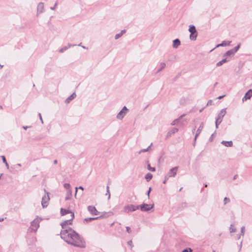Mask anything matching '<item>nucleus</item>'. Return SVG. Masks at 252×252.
I'll return each instance as SVG.
<instances>
[{"label": "nucleus", "mask_w": 252, "mask_h": 252, "mask_svg": "<svg viewBox=\"0 0 252 252\" xmlns=\"http://www.w3.org/2000/svg\"><path fill=\"white\" fill-rule=\"evenodd\" d=\"M74 218V214L71 213L70 219L61 223L63 230L60 233L61 237L68 244L76 247L84 248L86 247V242L84 238L71 227L67 226V225L72 224Z\"/></svg>", "instance_id": "f257e3e1"}, {"label": "nucleus", "mask_w": 252, "mask_h": 252, "mask_svg": "<svg viewBox=\"0 0 252 252\" xmlns=\"http://www.w3.org/2000/svg\"><path fill=\"white\" fill-rule=\"evenodd\" d=\"M41 219L36 218L33 221L31 222V227L29 228V229H31V231L35 232L37 231V229L39 227V222Z\"/></svg>", "instance_id": "f03ea898"}, {"label": "nucleus", "mask_w": 252, "mask_h": 252, "mask_svg": "<svg viewBox=\"0 0 252 252\" xmlns=\"http://www.w3.org/2000/svg\"><path fill=\"white\" fill-rule=\"evenodd\" d=\"M226 114L225 109H222L220 110V113L218 115L217 118L216 119L215 125L216 127L217 128L218 127V126L221 123L222 121L223 117Z\"/></svg>", "instance_id": "7ed1b4c3"}, {"label": "nucleus", "mask_w": 252, "mask_h": 252, "mask_svg": "<svg viewBox=\"0 0 252 252\" xmlns=\"http://www.w3.org/2000/svg\"><path fill=\"white\" fill-rule=\"evenodd\" d=\"M44 191L46 192V194L42 197L41 201V205L43 208L47 207L48 205V201L50 199L49 196V193L46 191L45 189H44Z\"/></svg>", "instance_id": "20e7f679"}, {"label": "nucleus", "mask_w": 252, "mask_h": 252, "mask_svg": "<svg viewBox=\"0 0 252 252\" xmlns=\"http://www.w3.org/2000/svg\"><path fill=\"white\" fill-rule=\"evenodd\" d=\"M128 109L126 106H124L122 109L119 112L117 115V118L119 120H122L126 113L128 112Z\"/></svg>", "instance_id": "39448f33"}, {"label": "nucleus", "mask_w": 252, "mask_h": 252, "mask_svg": "<svg viewBox=\"0 0 252 252\" xmlns=\"http://www.w3.org/2000/svg\"><path fill=\"white\" fill-rule=\"evenodd\" d=\"M178 169V166H176L170 169L168 173L166 175V179H168V178L171 177H175L177 174Z\"/></svg>", "instance_id": "423d86ee"}, {"label": "nucleus", "mask_w": 252, "mask_h": 252, "mask_svg": "<svg viewBox=\"0 0 252 252\" xmlns=\"http://www.w3.org/2000/svg\"><path fill=\"white\" fill-rule=\"evenodd\" d=\"M154 207V205L143 203V204L139 206V208L142 212H147L152 209Z\"/></svg>", "instance_id": "0eeeda50"}, {"label": "nucleus", "mask_w": 252, "mask_h": 252, "mask_svg": "<svg viewBox=\"0 0 252 252\" xmlns=\"http://www.w3.org/2000/svg\"><path fill=\"white\" fill-rule=\"evenodd\" d=\"M139 209V205H129L125 207L124 210L126 212L135 211Z\"/></svg>", "instance_id": "6e6552de"}, {"label": "nucleus", "mask_w": 252, "mask_h": 252, "mask_svg": "<svg viewBox=\"0 0 252 252\" xmlns=\"http://www.w3.org/2000/svg\"><path fill=\"white\" fill-rule=\"evenodd\" d=\"M88 210L92 215H98L99 212L96 210V208L93 206H88Z\"/></svg>", "instance_id": "1a4fd4ad"}, {"label": "nucleus", "mask_w": 252, "mask_h": 252, "mask_svg": "<svg viewBox=\"0 0 252 252\" xmlns=\"http://www.w3.org/2000/svg\"><path fill=\"white\" fill-rule=\"evenodd\" d=\"M44 3L43 2H39L37 6V16H38L39 14L43 13L44 12Z\"/></svg>", "instance_id": "9d476101"}, {"label": "nucleus", "mask_w": 252, "mask_h": 252, "mask_svg": "<svg viewBox=\"0 0 252 252\" xmlns=\"http://www.w3.org/2000/svg\"><path fill=\"white\" fill-rule=\"evenodd\" d=\"M252 96V90H249L245 94L244 96L242 98V101L244 102L247 99H250Z\"/></svg>", "instance_id": "9b49d317"}, {"label": "nucleus", "mask_w": 252, "mask_h": 252, "mask_svg": "<svg viewBox=\"0 0 252 252\" xmlns=\"http://www.w3.org/2000/svg\"><path fill=\"white\" fill-rule=\"evenodd\" d=\"M71 213H73L70 210H69L68 209H63V208L61 209V216H64V215L68 214H70L71 215Z\"/></svg>", "instance_id": "f8f14e48"}, {"label": "nucleus", "mask_w": 252, "mask_h": 252, "mask_svg": "<svg viewBox=\"0 0 252 252\" xmlns=\"http://www.w3.org/2000/svg\"><path fill=\"white\" fill-rule=\"evenodd\" d=\"M180 44H181L180 40L178 38L175 39L173 41L172 46H173V48H175V49L177 48Z\"/></svg>", "instance_id": "ddd939ff"}, {"label": "nucleus", "mask_w": 252, "mask_h": 252, "mask_svg": "<svg viewBox=\"0 0 252 252\" xmlns=\"http://www.w3.org/2000/svg\"><path fill=\"white\" fill-rule=\"evenodd\" d=\"M76 96V94L75 93H73L69 96H68L65 100V102L66 103H69L72 99H73Z\"/></svg>", "instance_id": "4468645a"}, {"label": "nucleus", "mask_w": 252, "mask_h": 252, "mask_svg": "<svg viewBox=\"0 0 252 252\" xmlns=\"http://www.w3.org/2000/svg\"><path fill=\"white\" fill-rule=\"evenodd\" d=\"M189 31L190 32V33H191L192 35L193 34V33H197L195 27L193 25H191L189 26Z\"/></svg>", "instance_id": "2eb2a0df"}, {"label": "nucleus", "mask_w": 252, "mask_h": 252, "mask_svg": "<svg viewBox=\"0 0 252 252\" xmlns=\"http://www.w3.org/2000/svg\"><path fill=\"white\" fill-rule=\"evenodd\" d=\"M231 43V41H223L220 44H218L216 48L219 47H224L226 46H228L230 45V43Z\"/></svg>", "instance_id": "dca6fc26"}, {"label": "nucleus", "mask_w": 252, "mask_h": 252, "mask_svg": "<svg viewBox=\"0 0 252 252\" xmlns=\"http://www.w3.org/2000/svg\"><path fill=\"white\" fill-rule=\"evenodd\" d=\"M221 143L226 147H232L233 145V142L232 141H221Z\"/></svg>", "instance_id": "f3484780"}, {"label": "nucleus", "mask_w": 252, "mask_h": 252, "mask_svg": "<svg viewBox=\"0 0 252 252\" xmlns=\"http://www.w3.org/2000/svg\"><path fill=\"white\" fill-rule=\"evenodd\" d=\"M159 68L158 69L157 72H156V73H159V72H160L163 68H165V66H166V64L165 63H163V62H162V63H160V64H159Z\"/></svg>", "instance_id": "a211bd4d"}, {"label": "nucleus", "mask_w": 252, "mask_h": 252, "mask_svg": "<svg viewBox=\"0 0 252 252\" xmlns=\"http://www.w3.org/2000/svg\"><path fill=\"white\" fill-rule=\"evenodd\" d=\"M126 32V30H122L121 31V32L119 33H117L115 35V39H119V38H120L124 33H125Z\"/></svg>", "instance_id": "6ab92c4d"}, {"label": "nucleus", "mask_w": 252, "mask_h": 252, "mask_svg": "<svg viewBox=\"0 0 252 252\" xmlns=\"http://www.w3.org/2000/svg\"><path fill=\"white\" fill-rule=\"evenodd\" d=\"M185 114H183L182 115H181L179 118L177 119H175L174 120L171 124V125L172 126H174V125H177L178 122H179V121L184 117L185 116Z\"/></svg>", "instance_id": "aec40b11"}, {"label": "nucleus", "mask_w": 252, "mask_h": 252, "mask_svg": "<svg viewBox=\"0 0 252 252\" xmlns=\"http://www.w3.org/2000/svg\"><path fill=\"white\" fill-rule=\"evenodd\" d=\"M203 128V124L201 123L198 129L196 130V137H198V136L201 133L202 129Z\"/></svg>", "instance_id": "412c9836"}, {"label": "nucleus", "mask_w": 252, "mask_h": 252, "mask_svg": "<svg viewBox=\"0 0 252 252\" xmlns=\"http://www.w3.org/2000/svg\"><path fill=\"white\" fill-rule=\"evenodd\" d=\"M235 54L233 51L231 49L228 51H227L223 55L224 57L230 56H233Z\"/></svg>", "instance_id": "4be33fe9"}, {"label": "nucleus", "mask_w": 252, "mask_h": 252, "mask_svg": "<svg viewBox=\"0 0 252 252\" xmlns=\"http://www.w3.org/2000/svg\"><path fill=\"white\" fill-rule=\"evenodd\" d=\"M178 131V128L174 127L170 130L167 133L168 136H170L171 134H173Z\"/></svg>", "instance_id": "5701e85b"}, {"label": "nucleus", "mask_w": 252, "mask_h": 252, "mask_svg": "<svg viewBox=\"0 0 252 252\" xmlns=\"http://www.w3.org/2000/svg\"><path fill=\"white\" fill-rule=\"evenodd\" d=\"M71 196H72L71 191L70 189H69L67 191V193H66V197L65 198V200H69L71 198Z\"/></svg>", "instance_id": "b1692460"}, {"label": "nucleus", "mask_w": 252, "mask_h": 252, "mask_svg": "<svg viewBox=\"0 0 252 252\" xmlns=\"http://www.w3.org/2000/svg\"><path fill=\"white\" fill-rule=\"evenodd\" d=\"M228 61H229V60H227L226 58H225V59L222 60L221 61L219 62L218 63H217L216 65L217 66H220L221 65H222L224 63H225Z\"/></svg>", "instance_id": "393cba45"}, {"label": "nucleus", "mask_w": 252, "mask_h": 252, "mask_svg": "<svg viewBox=\"0 0 252 252\" xmlns=\"http://www.w3.org/2000/svg\"><path fill=\"white\" fill-rule=\"evenodd\" d=\"M0 158L2 159V162L5 164L7 169H8L9 168V166L8 163L6 161L5 157L4 156H1Z\"/></svg>", "instance_id": "a878e982"}, {"label": "nucleus", "mask_w": 252, "mask_h": 252, "mask_svg": "<svg viewBox=\"0 0 252 252\" xmlns=\"http://www.w3.org/2000/svg\"><path fill=\"white\" fill-rule=\"evenodd\" d=\"M145 178L146 179L147 181L149 182L152 179L153 175L152 174L148 173L145 175Z\"/></svg>", "instance_id": "bb28decb"}, {"label": "nucleus", "mask_w": 252, "mask_h": 252, "mask_svg": "<svg viewBox=\"0 0 252 252\" xmlns=\"http://www.w3.org/2000/svg\"><path fill=\"white\" fill-rule=\"evenodd\" d=\"M99 217H95V218H85L84 219V221L87 222H89L92 220H97L99 218Z\"/></svg>", "instance_id": "cd10ccee"}, {"label": "nucleus", "mask_w": 252, "mask_h": 252, "mask_svg": "<svg viewBox=\"0 0 252 252\" xmlns=\"http://www.w3.org/2000/svg\"><path fill=\"white\" fill-rule=\"evenodd\" d=\"M197 36V33H196V34L193 33L192 35L191 34V33H190L189 37H190V40H195L196 39Z\"/></svg>", "instance_id": "c85d7f7f"}, {"label": "nucleus", "mask_w": 252, "mask_h": 252, "mask_svg": "<svg viewBox=\"0 0 252 252\" xmlns=\"http://www.w3.org/2000/svg\"><path fill=\"white\" fill-rule=\"evenodd\" d=\"M240 43L238 44L236 47H235L233 49H232L235 54L237 52V51L240 48Z\"/></svg>", "instance_id": "c756f323"}, {"label": "nucleus", "mask_w": 252, "mask_h": 252, "mask_svg": "<svg viewBox=\"0 0 252 252\" xmlns=\"http://www.w3.org/2000/svg\"><path fill=\"white\" fill-rule=\"evenodd\" d=\"M152 145V143L151 144V145L146 149H143L141 150L139 152V154H141V153H144L146 152H147L149 151V149L150 148L151 146Z\"/></svg>", "instance_id": "7c9ffc66"}, {"label": "nucleus", "mask_w": 252, "mask_h": 252, "mask_svg": "<svg viewBox=\"0 0 252 252\" xmlns=\"http://www.w3.org/2000/svg\"><path fill=\"white\" fill-rule=\"evenodd\" d=\"M147 168L149 170L151 171L152 172H154L156 171V168L155 167H152L150 166V164H148L147 165Z\"/></svg>", "instance_id": "2f4dec72"}, {"label": "nucleus", "mask_w": 252, "mask_h": 252, "mask_svg": "<svg viewBox=\"0 0 252 252\" xmlns=\"http://www.w3.org/2000/svg\"><path fill=\"white\" fill-rule=\"evenodd\" d=\"M229 230L230 232H235L236 230V229L233 226V224H231Z\"/></svg>", "instance_id": "473e14b6"}, {"label": "nucleus", "mask_w": 252, "mask_h": 252, "mask_svg": "<svg viewBox=\"0 0 252 252\" xmlns=\"http://www.w3.org/2000/svg\"><path fill=\"white\" fill-rule=\"evenodd\" d=\"M63 187L65 189H66L67 190L70 189V185L68 183H65L63 185Z\"/></svg>", "instance_id": "72a5a7b5"}, {"label": "nucleus", "mask_w": 252, "mask_h": 252, "mask_svg": "<svg viewBox=\"0 0 252 252\" xmlns=\"http://www.w3.org/2000/svg\"><path fill=\"white\" fill-rule=\"evenodd\" d=\"M67 49H68V47H66V46H64V47H63L62 48L60 49L59 50V52L60 53H63V52H64L65 51H66Z\"/></svg>", "instance_id": "f704fd0d"}, {"label": "nucleus", "mask_w": 252, "mask_h": 252, "mask_svg": "<svg viewBox=\"0 0 252 252\" xmlns=\"http://www.w3.org/2000/svg\"><path fill=\"white\" fill-rule=\"evenodd\" d=\"M224 201V204L225 205L227 203H228L230 201V199L229 198H227L226 197H224L223 199Z\"/></svg>", "instance_id": "c9c22d12"}, {"label": "nucleus", "mask_w": 252, "mask_h": 252, "mask_svg": "<svg viewBox=\"0 0 252 252\" xmlns=\"http://www.w3.org/2000/svg\"><path fill=\"white\" fill-rule=\"evenodd\" d=\"M245 229V226H242L241 228V235H242V236H244V235Z\"/></svg>", "instance_id": "e433bc0d"}, {"label": "nucleus", "mask_w": 252, "mask_h": 252, "mask_svg": "<svg viewBox=\"0 0 252 252\" xmlns=\"http://www.w3.org/2000/svg\"><path fill=\"white\" fill-rule=\"evenodd\" d=\"M192 250L190 248H187L183 250L182 252H192Z\"/></svg>", "instance_id": "4c0bfd02"}, {"label": "nucleus", "mask_w": 252, "mask_h": 252, "mask_svg": "<svg viewBox=\"0 0 252 252\" xmlns=\"http://www.w3.org/2000/svg\"><path fill=\"white\" fill-rule=\"evenodd\" d=\"M78 189H81L82 190H83L84 189V188L82 187V186H80ZM77 189H78V188L76 187L75 188V196H76V193H77Z\"/></svg>", "instance_id": "58836bf2"}, {"label": "nucleus", "mask_w": 252, "mask_h": 252, "mask_svg": "<svg viewBox=\"0 0 252 252\" xmlns=\"http://www.w3.org/2000/svg\"><path fill=\"white\" fill-rule=\"evenodd\" d=\"M127 243V245L130 246L131 248L133 247V246L132 245V242L131 240L128 241Z\"/></svg>", "instance_id": "ea45409f"}, {"label": "nucleus", "mask_w": 252, "mask_h": 252, "mask_svg": "<svg viewBox=\"0 0 252 252\" xmlns=\"http://www.w3.org/2000/svg\"><path fill=\"white\" fill-rule=\"evenodd\" d=\"M151 190H152V188L151 187H150L149 188V189H148V191H147V195H148V197H149L150 193V192L151 191Z\"/></svg>", "instance_id": "a19ab883"}, {"label": "nucleus", "mask_w": 252, "mask_h": 252, "mask_svg": "<svg viewBox=\"0 0 252 252\" xmlns=\"http://www.w3.org/2000/svg\"><path fill=\"white\" fill-rule=\"evenodd\" d=\"M74 46H76V45L68 43L67 46H66V47H68V48H70L71 47H73Z\"/></svg>", "instance_id": "79ce46f5"}, {"label": "nucleus", "mask_w": 252, "mask_h": 252, "mask_svg": "<svg viewBox=\"0 0 252 252\" xmlns=\"http://www.w3.org/2000/svg\"><path fill=\"white\" fill-rule=\"evenodd\" d=\"M38 116H39V118L40 119V120L41 121V122L42 124L43 123V119L42 118V116H41V115L40 113H38Z\"/></svg>", "instance_id": "37998d69"}, {"label": "nucleus", "mask_w": 252, "mask_h": 252, "mask_svg": "<svg viewBox=\"0 0 252 252\" xmlns=\"http://www.w3.org/2000/svg\"><path fill=\"white\" fill-rule=\"evenodd\" d=\"M57 2H56V3H55V5H54V6H53V7H51L50 8V9H51V10H55V9H56V7L57 6Z\"/></svg>", "instance_id": "c03bdc74"}, {"label": "nucleus", "mask_w": 252, "mask_h": 252, "mask_svg": "<svg viewBox=\"0 0 252 252\" xmlns=\"http://www.w3.org/2000/svg\"><path fill=\"white\" fill-rule=\"evenodd\" d=\"M126 231L129 233L131 232L130 228L129 226H126Z\"/></svg>", "instance_id": "a18cd8bd"}, {"label": "nucleus", "mask_w": 252, "mask_h": 252, "mask_svg": "<svg viewBox=\"0 0 252 252\" xmlns=\"http://www.w3.org/2000/svg\"><path fill=\"white\" fill-rule=\"evenodd\" d=\"M106 195H108V199H109L110 198V191H106Z\"/></svg>", "instance_id": "49530a36"}, {"label": "nucleus", "mask_w": 252, "mask_h": 252, "mask_svg": "<svg viewBox=\"0 0 252 252\" xmlns=\"http://www.w3.org/2000/svg\"><path fill=\"white\" fill-rule=\"evenodd\" d=\"M212 103H213L212 100H209L208 101V102H207V103L206 106L209 105H212Z\"/></svg>", "instance_id": "de8ad7c7"}, {"label": "nucleus", "mask_w": 252, "mask_h": 252, "mask_svg": "<svg viewBox=\"0 0 252 252\" xmlns=\"http://www.w3.org/2000/svg\"><path fill=\"white\" fill-rule=\"evenodd\" d=\"M214 133L212 134L211 136V137H210L209 138V141H212L213 140V137H214Z\"/></svg>", "instance_id": "09e8293b"}, {"label": "nucleus", "mask_w": 252, "mask_h": 252, "mask_svg": "<svg viewBox=\"0 0 252 252\" xmlns=\"http://www.w3.org/2000/svg\"><path fill=\"white\" fill-rule=\"evenodd\" d=\"M81 43H80L79 44H78V45L79 46H81L83 49H87L88 48H87L86 47L84 46H81Z\"/></svg>", "instance_id": "8fccbe9b"}, {"label": "nucleus", "mask_w": 252, "mask_h": 252, "mask_svg": "<svg viewBox=\"0 0 252 252\" xmlns=\"http://www.w3.org/2000/svg\"><path fill=\"white\" fill-rule=\"evenodd\" d=\"M29 127H31V126H23V128L25 129V130H27L28 128Z\"/></svg>", "instance_id": "3c124183"}, {"label": "nucleus", "mask_w": 252, "mask_h": 252, "mask_svg": "<svg viewBox=\"0 0 252 252\" xmlns=\"http://www.w3.org/2000/svg\"><path fill=\"white\" fill-rule=\"evenodd\" d=\"M224 96H225V95H220V96H219L217 98L219 99H220L222 98Z\"/></svg>", "instance_id": "603ef678"}, {"label": "nucleus", "mask_w": 252, "mask_h": 252, "mask_svg": "<svg viewBox=\"0 0 252 252\" xmlns=\"http://www.w3.org/2000/svg\"><path fill=\"white\" fill-rule=\"evenodd\" d=\"M164 178H165V179H164V181H163V184H165V183H166V181H167V180H168V179H166V175L165 176Z\"/></svg>", "instance_id": "864d4df0"}, {"label": "nucleus", "mask_w": 252, "mask_h": 252, "mask_svg": "<svg viewBox=\"0 0 252 252\" xmlns=\"http://www.w3.org/2000/svg\"><path fill=\"white\" fill-rule=\"evenodd\" d=\"M238 175H235L234 177H233V180H235L237 179V177Z\"/></svg>", "instance_id": "5fc2aeb1"}, {"label": "nucleus", "mask_w": 252, "mask_h": 252, "mask_svg": "<svg viewBox=\"0 0 252 252\" xmlns=\"http://www.w3.org/2000/svg\"><path fill=\"white\" fill-rule=\"evenodd\" d=\"M106 191H109V187L108 186L106 187Z\"/></svg>", "instance_id": "6e6d98bb"}, {"label": "nucleus", "mask_w": 252, "mask_h": 252, "mask_svg": "<svg viewBox=\"0 0 252 252\" xmlns=\"http://www.w3.org/2000/svg\"><path fill=\"white\" fill-rule=\"evenodd\" d=\"M3 220H4L3 218H0V222L2 221Z\"/></svg>", "instance_id": "4d7b16f0"}, {"label": "nucleus", "mask_w": 252, "mask_h": 252, "mask_svg": "<svg viewBox=\"0 0 252 252\" xmlns=\"http://www.w3.org/2000/svg\"><path fill=\"white\" fill-rule=\"evenodd\" d=\"M57 162H58V161H57V160H55L54 161V164H57Z\"/></svg>", "instance_id": "13d9d810"}, {"label": "nucleus", "mask_w": 252, "mask_h": 252, "mask_svg": "<svg viewBox=\"0 0 252 252\" xmlns=\"http://www.w3.org/2000/svg\"><path fill=\"white\" fill-rule=\"evenodd\" d=\"M16 166H19V167H20V166H21V164H20V163H17V164H16Z\"/></svg>", "instance_id": "bf43d9fd"}, {"label": "nucleus", "mask_w": 252, "mask_h": 252, "mask_svg": "<svg viewBox=\"0 0 252 252\" xmlns=\"http://www.w3.org/2000/svg\"><path fill=\"white\" fill-rule=\"evenodd\" d=\"M197 137H196V135H195V137H194V142H195L196 140V138H197Z\"/></svg>", "instance_id": "052dcab7"}, {"label": "nucleus", "mask_w": 252, "mask_h": 252, "mask_svg": "<svg viewBox=\"0 0 252 252\" xmlns=\"http://www.w3.org/2000/svg\"><path fill=\"white\" fill-rule=\"evenodd\" d=\"M217 84H218V82H216L215 83V84H214V87H215L217 86Z\"/></svg>", "instance_id": "680f3d73"}, {"label": "nucleus", "mask_w": 252, "mask_h": 252, "mask_svg": "<svg viewBox=\"0 0 252 252\" xmlns=\"http://www.w3.org/2000/svg\"><path fill=\"white\" fill-rule=\"evenodd\" d=\"M203 109H204V108H202L201 109H200V110H199V112H201L203 111Z\"/></svg>", "instance_id": "e2e57ef3"}, {"label": "nucleus", "mask_w": 252, "mask_h": 252, "mask_svg": "<svg viewBox=\"0 0 252 252\" xmlns=\"http://www.w3.org/2000/svg\"><path fill=\"white\" fill-rule=\"evenodd\" d=\"M2 67H3V65H1V64H0V68H1Z\"/></svg>", "instance_id": "0e129e2a"}, {"label": "nucleus", "mask_w": 252, "mask_h": 252, "mask_svg": "<svg viewBox=\"0 0 252 252\" xmlns=\"http://www.w3.org/2000/svg\"><path fill=\"white\" fill-rule=\"evenodd\" d=\"M195 128H193V129L192 130V132H193V133L194 132V131H195Z\"/></svg>", "instance_id": "69168bd1"}, {"label": "nucleus", "mask_w": 252, "mask_h": 252, "mask_svg": "<svg viewBox=\"0 0 252 252\" xmlns=\"http://www.w3.org/2000/svg\"><path fill=\"white\" fill-rule=\"evenodd\" d=\"M0 109H2V106L0 105Z\"/></svg>", "instance_id": "338daca9"}, {"label": "nucleus", "mask_w": 252, "mask_h": 252, "mask_svg": "<svg viewBox=\"0 0 252 252\" xmlns=\"http://www.w3.org/2000/svg\"><path fill=\"white\" fill-rule=\"evenodd\" d=\"M240 235L238 236V239H240Z\"/></svg>", "instance_id": "774afa93"}]
</instances>
